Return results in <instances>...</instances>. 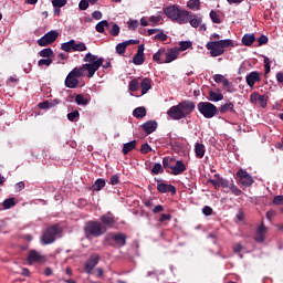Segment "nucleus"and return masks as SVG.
Wrapping results in <instances>:
<instances>
[{
  "label": "nucleus",
  "instance_id": "nucleus-32",
  "mask_svg": "<svg viewBox=\"0 0 283 283\" xmlns=\"http://www.w3.org/2000/svg\"><path fill=\"white\" fill-rule=\"evenodd\" d=\"M133 116L135 118H145L147 116V108L145 106H139L133 111Z\"/></svg>",
  "mask_w": 283,
  "mask_h": 283
},
{
  "label": "nucleus",
  "instance_id": "nucleus-9",
  "mask_svg": "<svg viewBox=\"0 0 283 283\" xmlns=\"http://www.w3.org/2000/svg\"><path fill=\"white\" fill-rule=\"evenodd\" d=\"M237 178H239V185H241V187H245L249 188L253 185V182H255V180H253V177L247 172V170L240 168L237 171Z\"/></svg>",
  "mask_w": 283,
  "mask_h": 283
},
{
  "label": "nucleus",
  "instance_id": "nucleus-39",
  "mask_svg": "<svg viewBox=\"0 0 283 283\" xmlns=\"http://www.w3.org/2000/svg\"><path fill=\"white\" fill-rule=\"evenodd\" d=\"M187 8H189V10H200V0H189Z\"/></svg>",
  "mask_w": 283,
  "mask_h": 283
},
{
  "label": "nucleus",
  "instance_id": "nucleus-25",
  "mask_svg": "<svg viewBox=\"0 0 283 283\" xmlns=\"http://www.w3.org/2000/svg\"><path fill=\"white\" fill-rule=\"evenodd\" d=\"M166 54H167L166 62L171 63L172 61H176V59H178V54L180 53L178 52V48H174L166 51Z\"/></svg>",
  "mask_w": 283,
  "mask_h": 283
},
{
  "label": "nucleus",
  "instance_id": "nucleus-29",
  "mask_svg": "<svg viewBox=\"0 0 283 283\" xmlns=\"http://www.w3.org/2000/svg\"><path fill=\"white\" fill-rule=\"evenodd\" d=\"M136 145H137L136 140H132L129 143L124 144L122 149V153L124 154V156H127L129 151H134V149H136Z\"/></svg>",
  "mask_w": 283,
  "mask_h": 283
},
{
  "label": "nucleus",
  "instance_id": "nucleus-5",
  "mask_svg": "<svg viewBox=\"0 0 283 283\" xmlns=\"http://www.w3.org/2000/svg\"><path fill=\"white\" fill-rule=\"evenodd\" d=\"M107 232V228L103 227L98 221H88L84 227V233L87 239L101 238Z\"/></svg>",
  "mask_w": 283,
  "mask_h": 283
},
{
  "label": "nucleus",
  "instance_id": "nucleus-46",
  "mask_svg": "<svg viewBox=\"0 0 283 283\" xmlns=\"http://www.w3.org/2000/svg\"><path fill=\"white\" fill-rule=\"evenodd\" d=\"M53 63L52 57L41 59L38 62L39 67H43L45 65L46 67H50V64Z\"/></svg>",
  "mask_w": 283,
  "mask_h": 283
},
{
  "label": "nucleus",
  "instance_id": "nucleus-30",
  "mask_svg": "<svg viewBox=\"0 0 283 283\" xmlns=\"http://www.w3.org/2000/svg\"><path fill=\"white\" fill-rule=\"evenodd\" d=\"M75 103L76 105H90V96H85L83 94L75 95Z\"/></svg>",
  "mask_w": 283,
  "mask_h": 283
},
{
  "label": "nucleus",
  "instance_id": "nucleus-3",
  "mask_svg": "<svg viewBox=\"0 0 283 283\" xmlns=\"http://www.w3.org/2000/svg\"><path fill=\"white\" fill-rule=\"evenodd\" d=\"M164 14L179 25L189 23V11L181 9L178 4L165 7Z\"/></svg>",
  "mask_w": 283,
  "mask_h": 283
},
{
  "label": "nucleus",
  "instance_id": "nucleus-58",
  "mask_svg": "<svg viewBox=\"0 0 283 283\" xmlns=\"http://www.w3.org/2000/svg\"><path fill=\"white\" fill-rule=\"evenodd\" d=\"M150 23H160V21H163V17L161 15H151L149 18Z\"/></svg>",
  "mask_w": 283,
  "mask_h": 283
},
{
  "label": "nucleus",
  "instance_id": "nucleus-22",
  "mask_svg": "<svg viewBox=\"0 0 283 283\" xmlns=\"http://www.w3.org/2000/svg\"><path fill=\"white\" fill-rule=\"evenodd\" d=\"M43 262V255L41 253L36 252V250H31L28 255V263L29 264H34Z\"/></svg>",
  "mask_w": 283,
  "mask_h": 283
},
{
  "label": "nucleus",
  "instance_id": "nucleus-37",
  "mask_svg": "<svg viewBox=\"0 0 283 283\" xmlns=\"http://www.w3.org/2000/svg\"><path fill=\"white\" fill-rule=\"evenodd\" d=\"M193 43H191V41H181L179 42V49L178 52H185L186 50H189L190 48H192Z\"/></svg>",
  "mask_w": 283,
  "mask_h": 283
},
{
  "label": "nucleus",
  "instance_id": "nucleus-47",
  "mask_svg": "<svg viewBox=\"0 0 283 283\" xmlns=\"http://www.w3.org/2000/svg\"><path fill=\"white\" fill-rule=\"evenodd\" d=\"M127 50V44H125V42L118 43L116 45V52L123 56V53Z\"/></svg>",
  "mask_w": 283,
  "mask_h": 283
},
{
  "label": "nucleus",
  "instance_id": "nucleus-28",
  "mask_svg": "<svg viewBox=\"0 0 283 283\" xmlns=\"http://www.w3.org/2000/svg\"><path fill=\"white\" fill-rule=\"evenodd\" d=\"M223 99H224V95H222L221 93H216L213 91H209L208 101H211V103H218Z\"/></svg>",
  "mask_w": 283,
  "mask_h": 283
},
{
  "label": "nucleus",
  "instance_id": "nucleus-64",
  "mask_svg": "<svg viewBox=\"0 0 283 283\" xmlns=\"http://www.w3.org/2000/svg\"><path fill=\"white\" fill-rule=\"evenodd\" d=\"M223 80H224V76L221 75V74H216V75L213 76V81H214L216 83H222Z\"/></svg>",
  "mask_w": 283,
  "mask_h": 283
},
{
  "label": "nucleus",
  "instance_id": "nucleus-2",
  "mask_svg": "<svg viewBox=\"0 0 283 283\" xmlns=\"http://www.w3.org/2000/svg\"><path fill=\"white\" fill-rule=\"evenodd\" d=\"M196 109V103L192 101H182L178 105L170 107L167 112L172 120H182Z\"/></svg>",
  "mask_w": 283,
  "mask_h": 283
},
{
  "label": "nucleus",
  "instance_id": "nucleus-13",
  "mask_svg": "<svg viewBox=\"0 0 283 283\" xmlns=\"http://www.w3.org/2000/svg\"><path fill=\"white\" fill-rule=\"evenodd\" d=\"M219 185L222 186L223 189H229L233 196H242V190H240L233 182L230 184L226 178L219 177Z\"/></svg>",
  "mask_w": 283,
  "mask_h": 283
},
{
  "label": "nucleus",
  "instance_id": "nucleus-40",
  "mask_svg": "<svg viewBox=\"0 0 283 283\" xmlns=\"http://www.w3.org/2000/svg\"><path fill=\"white\" fill-rule=\"evenodd\" d=\"M15 205L17 202L14 201V198H8L2 202L3 209H12Z\"/></svg>",
  "mask_w": 283,
  "mask_h": 283
},
{
  "label": "nucleus",
  "instance_id": "nucleus-52",
  "mask_svg": "<svg viewBox=\"0 0 283 283\" xmlns=\"http://www.w3.org/2000/svg\"><path fill=\"white\" fill-rule=\"evenodd\" d=\"M273 205H276L277 207H280V205L283 206V195H279V196H275L273 198Z\"/></svg>",
  "mask_w": 283,
  "mask_h": 283
},
{
  "label": "nucleus",
  "instance_id": "nucleus-43",
  "mask_svg": "<svg viewBox=\"0 0 283 283\" xmlns=\"http://www.w3.org/2000/svg\"><path fill=\"white\" fill-rule=\"evenodd\" d=\"M105 188V179H97L94 184V191H101Z\"/></svg>",
  "mask_w": 283,
  "mask_h": 283
},
{
  "label": "nucleus",
  "instance_id": "nucleus-20",
  "mask_svg": "<svg viewBox=\"0 0 283 283\" xmlns=\"http://www.w3.org/2000/svg\"><path fill=\"white\" fill-rule=\"evenodd\" d=\"M176 165L172 166L171 175L172 176H180V174H185L187 171V166H185V163L182 160H176Z\"/></svg>",
  "mask_w": 283,
  "mask_h": 283
},
{
  "label": "nucleus",
  "instance_id": "nucleus-26",
  "mask_svg": "<svg viewBox=\"0 0 283 283\" xmlns=\"http://www.w3.org/2000/svg\"><path fill=\"white\" fill-rule=\"evenodd\" d=\"M207 151V148H205V144L197 143L195 145V154L196 158H205V154Z\"/></svg>",
  "mask_w": 283,
  "mask_h": 283
},
{
  "label": "nucleus",
  "instance_id": "nucleus-21",
  "mask_svg": "<svg viewBox=\"0 0 283 283\" xmlns=\"http://www.w3.org/2000/svg\"><path fill=\"white\" fill-rule=\"evenodd\" d=\"M56 105H61V99L55 98L51 101H44L38 104L40 109H52V107H56Z\"/></svg>",
  "mask_w": 283,
  "mask_h": 283
},
{
  "label": "nucleus",
  "instance_id": "nucleus-63",
  "mask_svg": "<svg viewBox=\"0 0 283 283\" xmlns=\"http://www.w3.org/2000/svg\"><path fill=\"white\" fill-rule=\"evenodd\" d=\"M96 277H105V271L102 268H97L95 271Z\"/></svg>",
  "mask_w": 283,
  "mask_h": 283
},
{
  "label": "nucleus",
  "instance_id": "nucleus-56",
  "mask_svg": "<svg viewBox=\"0 0 283 283\" xmlns=\"http://www.w3.org/2000/svg\"><path fill=\"white\" fill-rule=\"evenodd\" d=\"M203 216H212L213 214V209L209 206H205L202 209Z\"/></svg>",
  "mask_w": 283,
  "mask_h": 283
},
{
  "label": "nucleus",
  "instance_id": "nucleus-24",
  "mask_svg": "<svg viewBox=\"0 0 283 283\" xmlns=\"http://www.w3.org/2000/svg\"><path fill=\"white\" fill-rule=\"evenodd\" d=\"M219 114H235V105L233 102H228L226 104H222L219 108Z\"/></svg>",
  "mask_w": 283,
  "mask_h": 283
},
{
  "label": "nucleus",
  "instance_id": "nucleus-51",
  "mask_svg": "<svg viewBox=\"0 0 283 283\" xmlns=\"http://www.w3.org/2000/svg\"><path fill=\"white\" fill-rule=\"evenodd\" d=\"M154 40L155 41H167V34H165V32H163V30H160V32L154 36Z\"/></svg>",
  "mask_w": 283,
  "mask_h": 283
},
{
  "label": "nucleus",
  "instance_id": "nucleus-57",
  "mask_svg": "<svg viewBox=\"0 0 283 283\" xmlns=\"http://www.w3.org/2000/svg\"><path fill=\"white\" fill-rule=\"evenodd\" d=\"M258 43L259 45H266L269 43V38L266 35H261L258 39Z\"/></svg>",
  "mask_w": 283,
  "mask_h": 283
},
{
  "label": "nucleus",
  "instance_id": "nucleus-27",
  "mask_svg": "<svg viewBox=\"0 0 283 283\" xmlns=\"http://www.w3.org/2000/svg\"><path fill=\"white\" fill-rule=\"evenodd\" d=\"M241 42L245 45V48H251V45L255 43V34H244Z\"/></svg>",
  "mask_w": 283,
  "mask_h": 283
},
{
  "label": "nucleus",
  "instance_id": "nucleus-14",
  "mask_svg": "<svg viewBox=\"0 0 283 283\" xmlns=\"http://www.w3.org/2000/svg\"><path fill=\"white\" fill-rule=\"evenodd\" d=\"M269 231V229L266 227H264V222H262L255 231V235H254V240L255 242H258L259 244H262V242H264V240H266V232Z\"/></svg>",
  "mask_w": 283,
  "mask_h": 283
},
{
  "label": "nucleus",
  "instance_id": "nucleus-38",
  "mask_svg": "<svg viewBox=\"0 0 283 283\" xmlns=\"http://www.w3.org/2000/svg\"><path fill=\"white\" fill-rule=\"evenodd\" d=\"M85 51H87V45H85V43L83 42L76 43V41L74 40L73 52H85Z\"/></svg>",
  "mask_w": 283,
  "mask_h": 283
},
{
  "label": "nucleus",
  "instance_id": "nucleus-60",
  "mask_svg": "<svg viewBox=\"0 0 283 283\" xmlns=\"http://www.w3.org/2000/svg\"><path fill=\"white\" fill-rule=\"evenodd\" d=\"M223 87H228V92H233V86L231 85V82H229L227 78L223 80Z\"/></svg>",
  "mask_w": 283,
  "mask_h": 283
},
{
  "label": "nucleus",
  "instance_id": "nucleus-59",
  "mask_svg": "<svg viewBox=\"0 0 283 283\" xmlns=\"http://www.w3.org/2000/svg\"><path fill=\"white\" fill-rule=\"evenodd\" d=\"M259 99H260V93H252L250 95L251 103L255 104V103H258Z\"/></svg>",
  "mask_w": 283,
  "mask_h": 283
},
{
  "label": "nucleus",
  "instance_id": "nucleus-50",
  "mask_svg": "<svg viewBox=\"0 0 283 283\" xmlns=\"http://www.w3.org/2000/svg\"><path fill=\"white\" fill-rule=\"evenodd\" d=\"M263 63H264L265 74H269L271 72V60H269L268 56H264Z\"/></svg>",
  "mask_w": 283,
  "mask_h": 283
},
{
  "label": "nucleus",
  "instance_id": "nucleus-34",
  "mask_svg": "<svg viewBox=\"0 0 283 283\" xmlns=\"http://www.w3.org/2000/svg\"><path fill=\"white\" fill-rule=\"evenodd\" d=\"M105 28H109V22L107 20L98 22L95 27V30L96 32H99V34H103L105 32Z\"/></svg>",
  "mask_w": 283,
  "mask_h": 283
},
{
  "label": "nucleus",
  "instance_id": "nucleus-4",
  "mask_svg": "<svg viewBox=\"0 0 283 283\" xmlns=\"http://www.w3.org/2000/svg\"><path fill=\"white\" fill-rule=\"evenodd\" d=\"M206 48L210 51V56L216 59L224 54V48H235V43L231 39L210 41L206 44Z\"/></svg>",
  "mask_w": 283,
  "mask_h": 283
},
{
  "label": "nucleus",
  "instance_id": "nucleus-33",
  "mask_svg": "<svg viewBox=\"0 0 283 283\" xmlns=\"http://www.w3.org/2000/svg\"><path fill=\"white\" fill-rule=\"evenodd\" d=\"M174 163H176V158L174 157H164L163 158V167L164 169H174Z\"/></svg>",
  "mask_w": 283,
  "mask_h": 283
},
{
  "label": "nucleus",
  "instance_id": "nucleus-7",
  "mask_svg": "<svg viewBox=\"0 0 283 283\" xmlns=\"http://www.w3.org/2000/svg\"><path fill=\"white\" fill-rule=\"evenodd\" d=\"M197 109L202 114L203 118H213L220 114L218 106L211 102H199L197 104Z\"/></svg>",
  "mask_w": 283,
  "mask_h": 283
},
{
  "label": "nucleus",
  "instance_id": "nucleus-15",
  "mask_svg": "<svg viewBox=\"0 0 283 283\" xmlns=\"http://www.w3.org/2000/svg\"><path fill=\"white\" fill-rule=\"evenodd\" d=\"M134 65H143L145 63V44L138 45L137 53L133 57Z\"/></svg>",
  "mask_w": 283,
  "mask_h": 283
},
{
  "label": "nucleus",
  "instance_id": "nucleus-17",
  "mask_svg": "<svg viewBox=\"0 0 283 283\" xmlns=\"http://www.w3.org/2000/svg\"><path fill=\"white\" fill-rule=\"evenodd\" d=\"M101 222L104 227H108V229H114V224H116V218L112 212H107L101 217Z\"/></svg>",
  "mask_w": 283,
  "mask_h": 283
},
{
  "label": "nucleus",
  "instance_id": "nucleus-10",
  "mask_svg": "<svg viewBox=\"0 0 283 283\" xmlns=\"http://www.w3.org/2000/svg\"><path fill=\"white\" fill-rule=\"evenodd\" d=\"M59 39V32L57 31H49L46 34H44L42 38L38 40V45L40 48H45L48 45H52L54 41Z\"/></svg>",
  "mask_w": 283,
  "mask_h": 283
},
{
  "label": "nucleus",
  "instance_id": "nucleus-49",
  "mask_svg": "<svg viewBox=\"0 0 283 283\" xmlns=\"http://www.w3.org/2000/svg\"><path fill=\"white\" fill-rule=\"evenodd\" d=\"M111 36H118L120 34V27L118 24H113L112 30L109 31Z\"/></svg>",
  "mask_w": 283,
  "mask_h": 283
},
{
  "label": "nucleus",
  "instance_id": "nucleus-44",
  "mask_svg": "<svg viewBox=\"0 0 283 283\" xmlns=\"http://www.w3.org/2000/svg\"><path fill=\"white\" fill-rule=\"evenodd\" d=\"M210 19H211L212 23H217V24L222 23L220 15L214 10L210 11Z\"/></svg>",
  "mask_w": 283,
  "mask_h": 283
},
{
  "label": "nucleus",
  "instance_id": "nucleus-18",
  "mask_svg": "<svg viewBox=\"0 0 283 283\" xmlns=\"http://www.w3.org/2000/svg\"><path fill=\"white\" fill-rule=\"evenodd\" d=\"M153 61L159 64L167 63V49H159L158 52L153 55Z\"/></svg>",
  "mask_w": 283,
  "mask_h": 283
},
{
  "label": "nucleus",
  "instance_id": "nucleus-36",
  "mask_svg": "<svg viewBox=\"0 0 283 283\" xmlns=\"http://www.w3.org/2000/svg\"><path fill=\"white\" fill-rule=\"evenodd\" d=\"M61 50H63L64 52H74V40L62 43Z\"/></svg>",
  "mask_w": 283,
  "mask_h": 283
},
{
  "label": "nucleus",
  "instance_id": "nucleus-53",
  "mask_svg": "<svg viewBox=\"0 0 283 283\" xmlns=\"http://www.w3.org/2000/svg\"><path fill=\"white\" fill-rule=\"evenodd\" d=\"M268 101H269V97H266V95L259 96V103H260L261 107H263V108L266 107Z\"/></svg>",
  "mask_w": 283,
  "mask_h": 283
},
{
  "label": "nucleus",
  "instance_id": "nucleus-1",
  "mask_svg": "<svg viewBox=\"0 0 283 283\" xmlns=\"http://www.w3.org/2000/svg\"><path fill=\"white\" fill-rule=\"evenodd\" d=\"M83 62L86 64H83L80 67H74L66 76L65 78V87H69L70 90H76L78 87V78L81 76H85V72H87L88 78H93L94 74L101 70V65L105 63V59L98 57L92 53H87L83 57Z\"/></svg>",
  "mask_w": 283,
  "mask_h": 283
},
{
  "label": "nucleus",
  "instance_id": "nucleus-55",
  "mask_svg": "<svg viewBox=\"0 0 283 283\" xmlns=\"http://www.w3.org/2000/svg\"><path fill=\"white\" fill-rule=\"evenodd\" d=\"M80 10H87L90 8V1L88 0H81L78 3Z\"/></svg>",
  "mask_w": 283,
  "mask_h": 283
},
{
  "label": "nucleus",
  "instance_id": "nucleus-35",
  "mask_svg": "<svg viewBox=\"0 0 283 283\" xmlns=\"http://www.w3.org/2000/svg\"><path fill=\"white\" fill-rule=\"evenodd\" d=\"M39 56H42V59H51V56H54V51L51 48L43 49L39 52Z\"/></svg>",
  "mask_w": 283,
  "mask_h": 283
},
{
  "label": "nucleus",
  "instance_id": "nucleus-31",
  "mask_svg": "<svg viewBox=\"0 0 283 283\" xmlns=\"http://www.w3.org/2000/svg\"><path fill=\"white\" fill-rule=\"evenodd\" d=\"M140 87H142V95L147 94L151 87V80L148 77H145L140 83Z\"/></svg>",
  "mask_w": 283,
  "mask_h": 283
},
{
  "label": "nucleus",
  "instance_id": "nucleus-62",
  "mask_svg": "<svg viewBox=\"0 0 283 283\" xmlns=\"http://www.w3.org/2000/svg\"><path fill=\"white\" fill-rule=\"evenodd\" d=\"M128 28H129V30H136V28H138V20H132L128 23Z\"/></svg>",
  "mask_w": 283,
  "mask_h": 283
},
{
  "label": "nucleus",
  "instance_id": "nucleus-11",
  "mask_svg": "<svg viewBox=\"0 0 283 283\" xmlns=\"http://www.w3.org/2000/svg\"><path fill=\"white\" fill-rule=\"evenodd\" d=\"M157 184V191L159 193H172V196H176V186L171 184H166L161 179H155Z\"/></svg>",
  "mask_w": 283,
  "mask_h": 283
},
{
  "label": "nucleus",
  "instance_id": "nucleus-12",
  "mask_svg": "<svg viewBox=\"0 0 283 283\" xmlns=\"http://www.w3.org/2000/svg\"><path fill=\"white\" fill-rule=\"evenodd\" d=\"M98 260H99L98 254H92L90 256V259L84 264L85 273H87L88 275H93L94 274V269L98 264Z\"/></svg>",
  "mask_w": 283,
  "mask_h": 283
},
{
  "label": "nucleus",
  "instance_id": "nucleus-42",
  "mask_svg": "<svg viewBox=\"0 0 283 283\" xmlns=\"http://www.w3.org/2000/svg\"><path fill=\"white\" fill-rule=\"evenodd\" d=\"M165 169L163 168L161 164H155L151 168L153 176H158V174H164Z\"/></svg>",
  "mask_w": 283,
  "mask_h": 283
},
{
  "label": "nucleus",
  "instance_id": "nucleus-48",
  "mask_svg": "<svg viewBox=\"0 0 283 283\" xmlns=\"http://www.w3.org/2000/svg\"><path fill=\"white\" fill-rule=\"evenodd\" d=\"M53 8H64L67 6V0H52Z\"/></svg>",
  "mask_w": 283,
  "mask_h": 283
},
{
  "label": "nucleus",
  "instance_id": "nucleus-23",
  "mask_svg": "<svg viewBox=\"0 0 283 283\" xmlns=\"http://www.w3.org/2000/svg\"><path fill=\"white\" fill-rule=\"evenodd\" d=\"M188 23H190L191 28H200L202 25V17L198 14L188 13Z\"/></svg>",
  "mask_w": 283,
  "mask_h": 283
},
{
  "label": "nucleus",
  "instance_id": "nucleus-61",
  "mask_svg": "<svg viewBox=\"0 0 283 283\" xmlns=\"http://www.w3.org/2000/svg\"><path fill=\"white\" fill-rule=\"evenodd\" d=\"M118 182H120V179L118 178V175H113L111 177L109 184L114 186V185H118Z\"/></svg>",
  "mask_w": 283,
  "mask_h": 283
},
{
  "label": "nucleus",
  "instance_id": "nucleus-45",
  "mask_svg": "<svg viewBox=\"0 0 283 283\" xmlns=\"http://www.w3.org/2000/svg\"><path fill=\"white\" fill-rule=\"evenodd\" d=\"M80 116H81V113H78V111H73V112L67 114V118L71 123H74V122L78 120Z\"/></svg>",
  "mask_w": 283,
  "mask_h": 283
},
{
  "label": "nucleus",
  "instance_id": "nucleus-19",
  "mask_svg": "<svg viewBox=\"0 0 283 283\" xmlns=\"http://www.w3.org/2000/svg\"><path fill=\"white\" fill-rule=\"evenodd\" d=\"M142 129L149 136V134H154L158 129V123L156 120H148L142 125Z\"/></svg>",
  "mask_w": 283,
  "mask_h": 283
},
{
  "label": "nucleus",
  "instance_id": "nucleus-8",
  "mask_svg": "<svg viewBox=\"0 0 283 283\" xmlns=\"http://www.w3.org/2000/svg\"><path fill=\"white\" fill-rule=\"evenodd\" d=\"M63 229L59 224H53L46 228L41 237V242L44 244H53L56 241V235H61Z\"/></svg>",
  "mask_w": 283,
  "mask_h": 283
},
{
  "label": "nucleus",
  "instance_id": "nucleus-16",
  "mask_svg": "<svg viewBox=\"0 0 283 283\" xmlns=\"http://www.w3.org/2000/svg\"><path fill=\"white\" fill-rule=\"evenodd\" d=\"M261 81L262 77L258 71H252L245 76V83L249 85V87H253L255 83H260Z\"/></svg>",
  "mask_w": 283,
  "mask_h": 283
},
{
  "label": "nucleus",
  "instance_id": "nucleus-54",
  "mask_svg": "<svg viewBox=\"0 0 283 283\" xmlns=\"http://www.w3.org/2000/svg\"><path fill=\"white\" fill-rule=\"evenodd\" d=\"M151 151V146L149 144H143L140 147V154H149Z\"/></svg>",
  "mask_w": 283,
  "mask_h": 283
},
{
  "label": "nucleus",
  "instance_id": "nucleus-6",
  "mask_svg": "<svg viewBox=\"0 0 283 283\" xmlns=\"http://www.w3.org/2000/svg\"><path fill=\"white\" fill-rule=\"evenodd\" d=\"M104 242H108V245L114 249H123L127 245V234L111 232L104 238Z\"/></svg>",
  "mask_w": 283,
  "mask_h": 283
},
{
  "label": "nucleus",
  "instance_id": "nucleus-41",
  "mask_svg": "<svg viewBox=\"0 0 283 283\" xmlns=\"http://www.w3.org/2000/svg\"><path fill=\"white\" fill-rule=\"evenodd\" d=\"M139 87H140V84L138 83V80H132L128 83L129 92H138Z\"/></svg>",
  "mask_w": 283,
  "mask_h": 283
}]
</instances>
